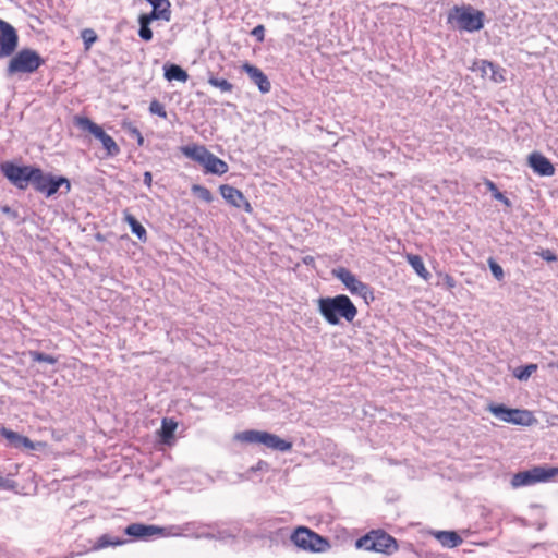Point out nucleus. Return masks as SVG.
Instances as JSON below:
<instances>
[{"label": "nucleus", "instance_id": "nucleus-28", "mask_svg": "<svg viewBox=\"0 0 558 558\" xmlns=\"http://www.w3.org/2000/svg\"><path fill=\"white\" fill-rule=\"evenodd\" d=\"M536 369H537V365L536 364H529V365H525V366H522V367H518L514 371V376L519 380H527L530 378V376L534 372H536Z\"/></svg>", "mask_w": 558, "mask_h": 558}, {"label": "nucleus", "instance_id": "nucleus-21", "mask_svg": "<svg viewBox=\"0 0 558 558\" xmlns=\"http://www.w3.org/2000/svg\"><path fill=\"white\" fill-rule=\"evenodd\" d=\"M476 65H478V69L482 71L484 76L489 75V77L494 82L500 83L505 81L501 69L495 65L494 63L486 60H481L480 62L476 63Z\"/></svg>", "mask_w": 558, "mask_h": 558}, {"label": "nucleus", "instance_id": "nucleus-12", "mask_svg": "<svg viewBox=\"0 0 558 558\" xmlns=\"http://www.w3.org/2000/svg\"><path fill=\"white\" fill-rule=\"evenodd\" d=\"M333 276L339 279L345 288L352 293L363 298L367 301L368 298L374 299L373 293L369 287L362 282L355 275H353L349 269L344 267H340L338 269H333Z\"/></svg>", "mask_w": 558, "mask_h": 558}, {"label": "nucleus", "instance_id": "nucleus-24", "mask_svg": "<svg viewBox=\"0 0 558 558\" xmlns=\"http://www.w3.org/2000/svg\"><path fill=\"white\" fill-rule=\"evenodd\" d=\"M407 262L414 269V271L424 280H428L430 277L429 271L425 268L423 259L418 255L408 254Z\"/></svg>", "mask_w": 558, "mask_h": 558}, {"label": "nucleus", "instance_id": "nucleus-5", "mask_svg": "<svg viewBox=\"0 0 558 558\" xmlns=\"http://www.w3.org/2000/svg\"><path fill=\"white\" fill-rule=\"evenodd\" d=\"M1 173L17 189L25 190L29 184L34 186L40 169L32 166H17L11 161L0 165Z\"/></svg>", "mask_w": 558, "mask_h": 558}, {"label": "nucleus", "instance_id": "nucleus-44", "mask_svg": "<svg viewBox=\"0 0 558 558\" xmlns=\"http://www.w3.org/2000/svg\"><path fill=\"white\" fill-rule=\"evenodd\" d=\"M487 185L489 186V189H490L492 191H496V190H497V189H496V186H495V184H494L493 182H490V181H488V182H487Z\"/></svg>", "mask_w": 558, "mask_h": 558}, {"label": "nucleus", "instance_id": "nucleus-2", "mask_svg": "<svg viewBox=\"0 0 558 558\" xmlns=\"http://www.w3.org/2000/svg\"><path fill=\"white\" fill-rule=\"evenodd\" d=\"M484 13L471 5H454L448 13V23L460 31L477 32L484 26Z\"/></svg>", "mask_w": 558, "mask_h": 558}, {"label": "nucleus", "instance_id": "nucleus-42", "mask_svg": "<svg viewBox=\"0 0 558 558\" xmlns=\"http://www.w3.org/2000/svg\"><path fill=\"white\" fill-rule=\"evenodd\" d=\"M9 480L4 478L3 476H0V487H9Z\"/></svg>", "mask_w": 558, "mask_h": 558}, {"label": "nucleus", "instance_id": "nucleus-13", "mask_svg": "<svg viewBox=\"0 0 558 558\" xmlns=\"http://www.w3.org/2000/svg\"><path fill=\"white\" fill-rule=\"evenodd\" d=\"M34 187L36 191L45 194L47 197H50L54 195L61 187H64L63 193H69L71 190V184L66 178L45 174L40 169V173L35 181Z\"/></svg>", "mask_w": 558, "mask_h": 558}, {"label": "nucleus", "instance_id": "nucleus-29", "mask_svg": "<svg viewBox=\"0 0 558 558\" xmlns=\"http://www.w3.org/2000/svg\"><path fill=\"white\" fill-rule=\"evenodd\" d=\"M191 190L195 196H197L205 203H210L213 201V194L207 187L194 184Z\"/></svg>", "mask_w": 558, "mask_h": 558}, {"label": "nucleus", "instance_id": "nucleus-40", "mask_svg": "<svg viewBox=\"0 0 558 558\" xmlns=\"http://www.w3.org/2000/svg\"><path fill=\"white\" fill-rule=\"evenodd\" d=\"M495 198L500 199V201L505 202L506 204H508V198H506V197H505L500 192H498L497 190H496Z\"/></svg>", "mask_w": 558, "mask_h": 558}, {"label": "nucleus", "instance_id": "nucleus-8", "mask_svg": "<svg viewBox=\"0 0 558 558\" xmlns=\"http://www.w3.org/2000/svg\"><path fill=\"white\" fill-rule=\"evenodd\" d=\"M292 543L300 549L323 553L329 548V543L326 538L307 527L300 526L291 535Z\"/></svg>", "mask_w": 558, "mask_h": 558}, {"label": "nucleus", "instance_id": "nucleus-38", "mask_svg": "<svg viewBox=\"0 0 558 558\" xmlns=\"http://www.w3.org/2000/svg\"><path fill=\"white\" fill-rule=\"evenodd\" d=\"M445 283L446 286L449 288V289H452L456 287V280L449 276V275H446L445 277Z\"/></svg>", "mask_w": 558, "mask_h": 558}, {"label": "nucleus", "instance_id": "nucleus-31", "mask_svg": "<svg viewBox=\"0 0 558 558\" xmlns=\"http://www.w3.org/2000/svg\"><path fill=\"white\" fill-rule=\"evenodd\" d=\"M82 39L88 49L97 40V35L92 28H86L82 32Z\"/></svg>", "mask_w": 558, "mask_h": 558}, {"label": "nucleus", "instance_id": "nucleus-43", "mask_svg": "<svg viewBox=\"0 0 558 558\" xmlns=\"http://www.w3.org/2000/svg\"><path fill=\"white\" fill-rule=\"evenodd\" d=\"M134 133H136L137 136H138V143L142 144L143 143V137H142L141 133L138 132V130L135 129Z\"/></svg>", "mask_w": 558, "mask_h": 558}, {"label": "nucleus", "instance_id": "nucleus-3", "mask_svg": "<svg viewBox=\"0 0 558 558\" xmlns=\"http://www.w3.org/2000/svg\"><path fill=\"white\" fill-rule=\"evenodd\" d=\"M181 151L185 157L202 165L207 173L221 175L228 171V165L203 145L182 146Z\"/></svg>", "mask_w": 558, "mask_h": 558}, {"label": "nucleus", "instance_id": "nucleus-33", "mask_svg": "<svg viewBox=\"0 0 558 558\" xmlns=\"http://www.w3.org/2000/svg\"><path fill=\"white\" fill-rule=\"evenodd\" d=\"M138 23H140V31H138V35L140 37L145 40V41H149L151 40L153 38V32L151 29L149 28V24L147 23H144L143 21H141L138 19Z\"/></svg>", "mask_w": 558, "mask_h": 558}, {"label": "nucleus", "instance_id": "nucleus-39", "mask_svg": "<svg viewBox=\"0 0 558 558\" xmlns=\"http://www.w3.org/2000/svg\"><path fill=\"white\" fill-rule=\"evenodd\" d=\"M151 182H153V175H151V173L149 171H146L144 173V183H145V185L150 187L151 186Z\"/></svg>", "mask_w": 558, "mask_h": 558}, {"label": "nucleus", "instance_id": "nucleus-23", "mask_svg": "<svg viewBox=\"0 0 558 558\" xmlns=\"http://www.w3.org/2000/svg\"><path fill=\"white\" fill-rule=\"evenodd\" d=\"M165 77L168 81H178L185 83L189 80V74L180 65L169 64L165 65Z\"/></svg>", "mask_w": 558, "mask_h": 558}, {"label": "nucleus", "instance_id": "nucleus-4", "mask_svg": "<svg viewBox=\"0 0 558 558\" xmlns=\"http://www.w3.org/2000/svg\"><path fill=\"white\" fill-rule=\"evenodd\" d=\"M45 60L41 56L33 49H22L11 58L7 66V75L13 76L16 74H32L36 72Z\"/></svg>", "mask_w": 558, "mask_h": 558}, {"label": "nucleus", "instance_id": "nucleus-7", "mask_svg": "<svg viewBox=\"0 0 558 558\" xmlns=\"http://www.w3.org/2000/svg\"><path fill=\"white\" fill-rule=\"evenodd\" d=\"M356 547L365 550L392 554L397 550L396 539L381 530L371 531L356 541Z\"/></svg>", "mask_w": 558, "mask_h": 558}, {"label": "nucleus", "instance_id": "nucleus-32", "mask_svg": "<svg viewBox=\"0 0 558 558\" xmlns=\"http://www.w3.org/2000/svg\"><path fill=\"white\" fill-rule=\"evenodd\" d=\"M488 266H489V269L493 274V276L498 280H502L504 279V269L502 267L496 263L493 258H489L488 259Z\"/></svg>", "mask_w": 558, "mask_h": 558}, {"label": "nucleus", "instance_id": "nucleus-19", "mask_svg": "<svg viewBox=\"0 0 558 558\" xmlns=\"http://www.w3.org/2000/svg\"><path fill=\"white\" fill-rule=\"evenodd\" d=\"M0 434L10 441L14 448L24 447L28 450H35L40 444H34L28 437L22 436L16 432L2 427Z\"/></svg>", "mask_w": 558, "mask_h": 558}, {"label": "nucleus", "instance_id": "nucleus-6", "mask_svg": "<svg viewBox=\"0 0 558 558\" xmlns=\"http://www.w3.org/2000/svg\"><path fill=\"white\" fill-rule=\"evenodd\" d=\"M235 439L248 444H260L268 449L280 452L290 451L292 448V442L284 440L275 434L255 429L238 433L235 435Z\"/></svg>", "mask_w": 558, "mask_h": 558}, {"label": "nucleus", "instance_id": "nucleus-20", "mask_svg": "<svg viewBox=\"0 0 558 558\" xmlns=\"http://www.w3.org/2000/svg\"><path fill=\"white\" fill-rule=\"evenodd\" d=\"M430 534L446 548H456L463 543L454 531H432Z\"/></svg>", "mask_w": 558, "mask_h": 558}, {"label": "nucleus", "instance_id": "nucleus-9", "mask_svg": "<svg viewBox=\"0 0 558 558\" xmlns=\"http://www.w3.org/2000/svg\"><path fill=\"white\" fill-rule=\"evenodd\" d=\"M558 474V468L535 466L531 470L518 472L511 478L512 488L531 486L547 482Z\"/></svg>", "mask_w": 558, "mask_h": 558}, {"label": "nucleus", "instance_id": "nucleus-35", "mask_svg": "<svg viewBox=\"0 0 558 558\" xmlns=\"http://www.w3.org/2000/svg\"><path fill=\"white\" fill-rule=\"evenodd\" d=\"M123 543H124L123 541H120V539L113 541L108 535H104L98 541V547L99 548H104V547H107L109 545H121Z\"/></svg>", "mask_w": 558, "mask_h": 558}, {"label": "nucleus", "instance_id": "nucleus-25", "mask_svg": "<svg viewBox=\"0 0 558 558\" xmlns=\"http://www.w3.org/2000/svg\"><path fill=\"white\" fill-rule=\"evenodd\" d=\"M170 9L167 8H153V11L149 14H142L140 20L144 23L150 24L154 20H170Z\"/></svg>", "mask_w": 558, "mask_h": 558}, {"label": "nucleus", "instance_id": "nucleus-45", "mask_svg": "<svg viewBox=\"0 0 558 558\" xmlns=\"http://www.w3.org/2000/svg\"><path fill=\"white\" fill-rule=\"evenodd\" d=\"M557 368H558V364H557Z\"/></svg>", "mask_w": 558, "mask_h": 558}, {"label": "nucleus", "instance_id": "nucleus-30", "mask_svg": "<svg viewBox=\"0 0 558 558\" xmlns=\"http://www.w3.org/2000/svg\"><path fill=\"white\" fill-rule=\"evenodd\" d=\"M149 112L151 114H156L160 118H163L166 119L167 118V111L165 109V106L158 101V100H153L149 105Z\"/></svg>", "mask_w": 558, "mask_h": 558}, {"label": "nucleus", "instance_id": "nucleus-11", "mask_svg": "<svg viewBox=\"0 0 558 558\" xmlns=\"http://www.w3.org/2000/svg\"><path fill=\"white\" fill-rule=\"evenodd\" d=\"M488 411L502 422L529 426L534 421L529 410L510 409L504 404H489Z\"/></svg>", "mask_w": 558, "mask_h": 558}, {"label": "nucleus", "instance_id": "nucleus-10", "mask_svg": "<svg viewBox=\"0 0 558 558\" xmlns=\"http://www.w3.org/2000/svg\"><path fill=\"white\" fill-rule=\"evenodd\" d=\"M75 124L82 130L88 131L99 140L107 151V156L113 157L120 153V148L116 141L107 134L101 126L93 122L90 119L86 117H75Z\"/></svg>", "mask_w": 558, "mask_h": 558}, {"label": "nucleus", "instance_id": "nucleus-17", "mask_svg": "<svg viewBox=\"0 0 558 558\" xmlns=\"http://www.w3.org/2000/svg\"><path fill=\"white\" fill-rule=\"evenodd\" d=\"M242 70L248 75L251 81L257 85L260 93L266 94L271 89V84L268 77L263 73L260 69L250 63H244Z\"/></svg>", "mask_w": 558, "mask_h": 558}, {"label": "nucleus", "instance_id": "nucleus-37", "mask_svg": "<svg viewBox=\"0 0 558 558\" xmlns=\"http://www.w3.org/2000/svg\"><path fill=\"white\" fill-rule=\"evenodd\" d=\"M153 8H170L169 0H146Z\"/></svg>", "mask_w": 558, "mask_h": 558}, {"label": "nucleus", "instance_id": "nucleus-36", "mask_svg": "<svg viewBox=\"0 0 558 558\" xmlns=\"http://www.w3.org/2000/svg\"><path fill=\"white\" fill-rule=\"evenodd\" d=\"M251 35L254 36L257 41L262 43L264 40V38H265V27H264V25L259 24V25L255 26L252 29Z\"/></svg>", "mask_w": 558, "mask_h": 558}, {"label": "nucleus", "instance_id": "nucleus-1", "mask_svg": "<svg viewBox=\"0 0 558 558\" xmlns=\"http://www.w3.org/2000/svg\"><path fill=\"white\" fill-rule=\"evenodd\" d=\"M318 311L324 319L330 325H338L340 318L351 323L357 315V308L348 295L320 298Z\"/></svg>", "mask_w": 558, "mask_h": 558}, {"label": "nucleus", "instance_id": "nucleus-15", "mask_svg": "<svg viewBox=\"0 0 558 558\" xmlns=\"http://www.w3.org/2000/svg\"><path fill=\"white\" fill-rule=\"evenodd\" d=\"M221 196L232 206L243 208L246 213H252L253 208L250 202L244 197L243 193L228 184L220 185Z\"/></svg>", "mask_w": 558, "mask_h": 558}, {"label": "nucleus", "instance_id": "nucleus-34", "mask_svg": "<svg viewBox=\"0 0 558 558\" xmlns=\"http://www.w3.org/2000/svg\"><path fill=\"white\" fill-rule=\"evenodd\" d=\"M32 357L34 361H37V362H45V363H49V364L56 363V359L53 356L41 353V352H33Z\"/></svg>", "mask_w": 558, "mask_h": 558}, {"label": "nucleus", "instance_id": "nucleus-27", "mask_svg": "<svg viewBox=\"0 0 558 558\" xmlns=\"http://www.w3.org/2000/svg\"><path fill=\"white\" fill-rule=\"evenodd\" d=\"M208 83L213 87L219 88L222 93H230L233 89V85L225 78H218L215 76H210L208 78Z\"/></svg>", "mask_w": 558, "mask_h": 558}, {"label": "nucleus", "instance_id": "nucleus-14", "mask_svg": "<svg viewBox=\"0 0 558 558\" xmlns=\"http://www.w3.org/2000/svg\"><path fill=\"white\" fill-rule=\"evenodd\" d=\"M19 45V37L14 27L8 22L0 20V59L14 53Z\"/></svg>", "mask_w": 558, "mask_h": 558}, {"label": "nucleus", "instance_id": "nucleus-26", "mask_svg": "<svg viewBox=\"0 0 558 558\" xmlns=\"http://www.w3.org/2000/svg\"><path fill=\"white\" fill-rule=\"evenodd\" d=\"M125 222L130 226L132 232L143 242L147 240L146 229L137 221V219L131 215L125 214Z\"/></svg>", "mask_w": 558, "mask_h": 558}, {"label": "nucleus", "instance_id": "nucleus-18", "mask_svg": "<svg viewBox=\"0 0 558 558\" xmlns=\"http://www.w3.org/2000/svg\"><path fill=\"white\" fill-rule=\"evenodd\" d=\"M529 165L538 175L550 177L555 173L553 163L539 153H532L529 156Z\"/></svg>", "mask_w": 558, "mask_h": 558}, {"label": "nucleus", "instance_id": "nucleus-41", "mask_svg": "<svg viewBox=\"0 0 558 558\" xmlns=\"http://www.w3.org/2000/svg\"><path fill=\"white\" fill-rule=\"evenodd\" d=\"M543 257L546 259V260H556V256L553 255L549 251L546 252V255H543Z\"/></svg>", "mask_w": 558, "mask_h": 558}, {"label": "nucleus", "instance_id": "nucleus-16", "mask_svg": "<svg viewBox=\"0 0 558 558\" xmlns=\"http://www.w3.org/2000/svg\"><path fill=\"white\" fill-rule=\"evenodd\" d=\"M163 531V527L142 523H132L125 527L126 535L143 539H147L156 535H162Z\"/></svg>", "mask_w": 558, "mask_h": 558}, {"label": "nucleus", "instance_id": "nucleus-22", "mask_svg": "<svg viewBox=\"0 0 558 558\" xmlns=\"http://www.w3.org/2000/svg\"><path fill=\"white\" fill-rule=\"evenodd\" d=\"M178 423L173 418H163L161 423L160 437L165 445H171Z\"/></svg>", "mask_w": 558, "mask_h": 558}]
</instances>
